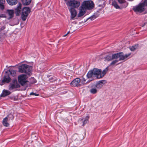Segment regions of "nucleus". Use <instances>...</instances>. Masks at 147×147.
<instances>
[{"label": "nucleus", "mask_w": 147, "mask_h": 147, "mask_svg": "<svg viewBox=\"0 0 147 147\" xmlns=\"http://www.w3.org/2000/svg\"><path fill=\"white\" fill-rule=\"evenodd\" d=\"M101 72L102 70L101 69L96 68H94L88 72L86 76L88 78H91L93 75H94L96 76L97 78L100 79L101 78V76L100 75Z\"/></svg>", "instance_id": "obj_1"}, {"label": "nucleus", "mask_w": 147, "mask_h": 147, "mask_svg": "<svg viewBox=\"0 0 147 147\" xmlns=\"http://www.w3.org/2000/svg\"><path fill=\"white\" fill-rule=\"evenodd\" d=\"M19 71L20 73H25L30 75L32 67L26 64H22L18 67Z\"/></svg>", "instance_id": "obj_2"}, {"label": "nucleus", "mask_w": 147, "mask_h": 147, "mask_svg": "<svg viewBox=\"0 0 147 147\" xmlns=\"http://www.w3.org/2000/svg\"><path fill=\"white\" fill-rule=\"evenodd\" d=\"M68 8H77L80 5V1L76 0H68L66 2Z\"/></svg>", "instance_id": "obj_3"}, {"label": "nucleus", "mask_w": 147, "mask_h": 147, "mask_svg": "<svg viewBox=\"0 0 147 147\" xmlns=\"http://www.w3.org/2000/svg\"><path fill=\"white\" fill-rule=\"evenodd\" d=\"M145 7L144 4L142 3L139 4L137 6L134 7L133 10L137 13H142L145 10Z\"/></svg>", "instance_id": "obj_4"}, {"label": "nucleus", "mask_w": 147, "mask_h": 147, "mask_svg": "<svg viewBox=\"0 0 147 147\" xmlns=\"http://www.w3.org/2000/svg\"><path fill=\"white\" fill-rule=\"evenodd\" d=\"M30 9L28 7H25L23 8L22 9L21 18L22 20L25 21L28 16L30 12Z\"/></svg>", "instance_id": "obj_5"}, {"label": "nucleus", "mask_w": 147, "mask_h": 147, "mask_svg": "<svg viewBox=\"0 0 147 147\" xmlns=\"http://www.w3.org/2000/svg\"><path fill=\"white\" fill-rule=\"evenodd\" d=\"M86 9H91L94 6L93 2L91 1H85L83 2L82 4Z\"/></svg>", "instance_id": "obj_6"}, {"label": "nucleus", "mask_w": 147, "mask_h": 147, "mask_svg": "<svg viewBox=\"0 0 147 147\" xmlns=\"http://www.w3.org/2000/svg\"><path fill=\"white\" fill-rule=\"evenodd\" d=\"M20 85L18 83L16 80H13L8 86L9 90H11L20 87Z\"/></svg>", "instance_id": "obj_7"}, {"label": "nucleus", "mask_w": 147, "mask_h": 147, "mask_svg": "<svg viewBox=\"0 0 147 147\" xmlns=\"http://www.w3.org/2000/svg\"><path fill=\"white\" fill-rule=\"evenodd\" d=\"M27 77L26 75L22 74L18 77V81L19 83L22 86H25L26 85L27 81L26 80Z\"/></svg>", "instance_id": "obj_8"}, {"label": "nucleus", "mask_w": 147, "mask_h": 147, "mask_svg": "<svg viewBox=\"0 0 147 147\" xmlns=\"http://www.w3.org/2000/svg\"><path fill=\"white\" fill-rule=\"evenodd\" d=\"M81 81L80 79L77 78L73 80L71 83L70 85L72 86H80L81 85L80 84Z\"/></svg>", "instance_id": "obj_9"}, {"label": "nucleus", "mask_w": 147, "mask_h": 147, "mask_svg": "<svg viewBox=\"0 0 147 147\" xmlns=\"http://www.w3.org/2000/svg\"><path fill=\"white\" fill-rule=\"evenodd\" d=\"M68 8L71 13V20L74 19V18L76 17L77 14V12L76 10L74 8Z\"/></svg>", "instance_id": "obj_10"}, {"label": "nucleus", "mask_w": 147, "mask_h": 147, "mask_svg": "<svg viewBox=\"0 0 147 147\" xmlns=\"http://www.w3.org/2000/svg\"><path fill=\"white\" fill-rule=\"evenodd\" d=\"M86 9L82 5L79 8V12L78 14V16L80 17L84 15L86 12Z\"/></svg>", "instance_id": "obj_11"}, {"label": "nucleus", "mask_w": 147, "mask_h": 147, "mask_svg": "<svg viewBox=\"0 0 147 147\" xmlns=\"http://www.w3.org/2000/svg\"><path fill=\"white\" fill-rule=\"evenodd\" d=\"M11 80V79L9 76L7 75H5L1 82H0V84L1 85H2L4 83H9L10 82Z\"/></svg>", "instance_id": "obj_12"}, {"label": "nucleus", "mask_w": 147, "mask_h": 147, "mask_svg": "<svg viewBox=\"0 0 147 147\" xmlns=\"http://www.w3.org/2000/svg\"><path fill=\"white\" fill-rule=\"evenodd\" d=\"M22 5L20 3H19L17 7L15 9V13L16 16L20 15L21 10V6Z\"/></svg>", "instance_id": "obj_13"}, {"label": "nucleus", "mask_w": 147, "mask_h": 147, "mask_svg": "<svg viewBox=\"0 0 147 147\" xmlns=\"http://www.w3.org/2000/svg\"><path fill=\"white\" fill-rule=\"evenodd\" d=\"M7 12L9 16V18H7L9 20L13 18L14 14V11L13 10L7 9Z\"/></svg>", "instance_id": "obj_14"}, {"label": "nucleus", "mask_w": 147, "mask_h": 147, "mask_svg": "<svg viewBox=\"0 0 147 147\" xmlns=\"http://www.w3.org/2000/svg\"><path fill=\"white\" fill-rule=\"evenodd\" d=\"M11 93V92H10V91L9 90H3L0 96L4 97L6 96L9 95Z\"/></svg>", "instance_id": "obj_15"}, {"label": "nucleus", "mask_w": 147, "mask_h": 147, "mask_svg": "<svg viewBox=\"0 0 147 147\" xmlns=\"http://www.w3.org/2000/svg\"><path fill=\"white\" fill-rule=\"evenodd\" d=\"M119 3L122 4L123 7H126L128 5V3L125 0H118Z\"/></svg>", "instance_id": "obj_16"}, {"label": "nucleus", "mask_w": 147, "mask_h": 147, "mask_svg": "<svg viewBox=\"0 0 147 147\" xmlns=\"http://www.w3.org/2000/svg\"><path fill=\"white\" fill-rule=\"evenodd\" d=\"M98 91V89L95 87L94 85H93L91 87L90 92L92 94H95Z\"/></svg>", "instance_id": "obj_17"}, {"label": "nucleus", "mask_w": 147, "mask_h": 147, "mask_svg": "<svg viewBox=\"0 0 147 147\" xmlns=\"http://www.w3.org/2000/svg\"><path fill=\"white\" fill-rule=\"evenodd\" d=\"M8 3L10 5H15L18 3L17 0H6Z\"/></svg>", "instance_id": "obj_18"}, {"label": "nucleus", "mask_w": 147, "mask_h": 147, "mask_svg": "<svg viewBox=\"0 0 147 147\" xmlns=\"http://www.w3.org/2000/svg\"><path fill=\"white\" fill-rule=\"evenodd\" d=\"M8 118L7 117H6L4 118L3 121V124L5 126L8 127L9 124L7 122Z\"/></svg>", "instance_id": "obj_19"}, {"label": "nucleus", "mask_w": 147, "mask_h": 147, "mask_svg": "<svg viewBox=\"0 0 147 147\" xmlns=\"http://www.w3.org/2000/svg\"><path fill=\"white\" fill-rule=\"evenodd\" d=\"M23 4L25 5H29L31 2L32 0H21Z\"/></svg>", "instance_id": "obj_20"}, {"label": "nucleus", "mask_w": 147, "mask_h": 147, "mask_svg": "<svg viewBox=\"0 0 147 147\" xmlns=\"http://www.w3.org/2000/svg\"><path fill=\"white\" fill-rule=\"evenodd\" d=\"M108 70V67H107L105 68L101 72L100 75L101 76V78H102L106 74Z\"/></svg>", "instance_id": "obj_21"}, {"label": "nucleus", "mask_w": 147, "mask_h": 147, "mask_svg": "<svg viewBox=\"0 0 147 147\" xmlns=\"http://www.w3.org/2000/svg\"><path fill=\"white\" fill-rule=\"evenodd\" d=\"M112 56L111 55H107L104 58L105 61H110L112 60Z\"/></svg>", "instance_id": "obj_22"}, {"label": "nucleus", "mask_w": 147, "mask_h": 147, "mask_svg": "<svg viewBox=\"0 0 147 147\" xmlns=\"http://www.w3.org/2000/svg\"><path fill=\"white\" fill-rule=\"evenodd\" d=\"M112 5L114 7L117 9H120V7L118 5L117 2L115 1H113Z\"/></svg>", "instance_id": "obj_23"}, {"label": "nucleus", "mask_w": 147, "mask_h": 147, "mask_svg": "<svg viewBox=\"0 0 147 147\" xmlns=\"http://www.w3.org/2000/svg\"><path fill=\"white\" fill-rule=\"evenodd\" d=\"M119 53H118L116 54H113L111 56L112 57V60L114 59H116L119 58Z\"/></svg>", "instance_id": "obj_24"}, {"label": "nucleus", "mask_w": 147, "mask_h": 147, "mask_svg": "<svg viewBox=\"0 0 147 147\" xmlns=\"http://www.w3.org/2000/svg\"><path fill=\"white\" fill-rule=\"evenodd\" d=\"M119 61H121L124 60L125 59L124 55H123V54L122 53H119Z\"/></svg>", "instance_id": "obj_25"}, {"label": "nucleus", "mask_w": 147, "mask_h": 147, "mask_svg": "<svg viewBox=\"0 0 147 147\" xmlns=\"http://www.w3.org/2000/svg\"><path fill=\"white\" fill-rule=\"evenodd\" d=\"M9 74H10L12 76H13L15 75L16 74V71L15 70H9L7 71Z\"/></svg>", "instance_id": "obj_26"}, {"label": "nucleus", "mask_w": 147, "mask_h": 147, "mask_svg": "<svg viewBox=\"0 0 147 147\" xmlns=\"http://www.w3.org/2000/svg\"><path fill=\"white\" fill-rule=\"evenodd\" d=\"M89 116H88L86 117L84 120L83 121V124H82L83 126H84L88 122V119L89 118Z\"/></svg>", "instance_id": "obj_27"}, {"label": "nucleus", "mask_w": 147, "mask_h": 147, "mask_svg": "<svg viewBox=\"0 0 147 147\" xmlns=\"http://www.w3.org/2000/svg\"><path fill=\"white\" fill-rule=\"evenodd\" d=\"M94 85L98 90L100 89L102 86L101 84H100L98 82Z\"/></svg>", "instance_id": "obj_28"}, {"label": "nucleus", "mask_w": 147, "mask_h": 147, "mask_svg": "<svg viewBox=\"0 0 147 147\" xmlns=\"http://www.w3.org/2000/svg\"><path fill=\"white\" fill-rule=\"evenodd\" d=\"M138 47V45H135V46H133L130 47V49L132 51H134Z\"/></svg>", "instance_id": "obj_29"}, {"label": "nucleus", "mask_w": 147, "mask_h": 147, "mask_svg": "<svg viewBox=\"0 0 147 147\" xmlns=\"http://www.w3.org/2000/svg\"><path fill=\"white\" fill-rule=\"evenodd\" d=\"M98 17L97 15H93L88 18L87 20L90 19L91 20H93Z\"/></svg>", "instance_id": "obj_30"}, {"label": "nucleus", "mask_w": 147, "mask_h": 147, "mask_svg": "<svg viewBox=\"0 0 147 147\" xmlns=\"http://www.w3.org/2000/svg\"><path fill=\"white\" fill-rule=\"evenodd\" d=\"M6 28V26L5 25L2 26H0V34L1 32L3 30Z\"/></svg>", "instance_id": "obj_31"}, {"label": "nucleus", "mask_w": 147, "mask_h": 147, "mask_svg": "<svg viewBox=\"0 0 147 147\" xmlns=\"http://www.w3.org/2000/svg\"><path fill=\"white\" fill-rule=\"evenodd\" d=\"M119 61L118 60H115L113 61L110 64V65H113L117 63Z\"/></svg>", "instance_id": "obj_32"}, {"label": "nucleus", "mask_w": 147, "mask_h": 147, "mask_svg": "<svg viewBox=\"0 0 147 147\" xmlns=\"http://www.w3.org/2000/svg\"><path fill=\"white\" fill-rule=\"evenodd\" d=\"M98 83H99L100 84H101L102 86H103L104 84L106 83V82L104 80H102L99 81Z\"/></svg>", "instance_id": "obj_33"}, {"label": "nucleus", "mask_w": 147, "mask_h": 147, "mask_svg": "<svg viewBox=\"0 0 147 147\" xmlns=\"http://www.w3.org/2000/svg\"><path fill=\"white\" fill-rule=\"evenodd\" d=\"M0 18H6V16L4 14H0Z\"/></svg>", "instance_id": "obj_34"}, {"label": "nucleus", "mask_w": 147, "mask_h": 147, "mask_svg": "<svg viewBox=\"0 0 147 147\" xmlns=\"http://www.w3.org/2000/svg\"><path fill=\"white\" fill-rule=\"evenodd\" d=\"M2 3H0V9L1 10H3L4 8V6L2 4Z\"/></svg>", "instance_id": "obj_35"}, {"label": "nucleus", "mask_w": 147, "mask_h": 147, "mask_svg": "<svg viewBox=\"0 0 147 147\" xmlns=\"http://www.w3.org/2000/svg\"><path fill=\"white\" fill-rule=\"evenodd\" d=\"M30 95H35L36 96H38L39 95L38 94H36V93H34L33 92H32L30 94Z\"/></svg>", "instance_id": "obj_36"}, {"label": "nucleus", "mask_w": 147, "mask_h": 147, "mask_svg": "<svg viewBox=\"0 0 147 147\" xmlns=\"http://www.w3.org/2000/svg\"><path fill=\"white\" fill-rule=\"evenodd\" d=\"M130 55H131V53H128V54H125V55H124L125 59L126 58H127Z\"/></svg>", "instance_id": "obj_37"}, {"label": "nucleus", "mask_w": 147, "mask_h": 147, "mask_svg": "<svg viewBox=\"0 0 147 147\" xmlns=\"http://www.w3.org/2000/svg\"><path fill=\"white\" fill-rule=\"evenodd\" d=\"M86 81V80L84 78H83L82 80V82L83 84H84Z\"/></svg>", "instance_id": "obj_38"}, {"label": "nucleus", "mask_w": 147, "mask_h": 147, "mask_svg": "<svg viewBox=\"0 0 147 147\" xmlns=\"http://www.w3.org/2000/svg\"><path fill=\"white\" fill-rule=\"evenodd\" d=\"M11 99L15 101L16 100H17V98H16L15 96H13L11 98Z\"/></svg>", "instance_id": "obj_39"}, {"label": "nucleus", "mask_w": 147, "mask_h": 147, "mask_svg": "<svg viewBox=\"0 0 147 147\" xmlns=\"http://www.w3.org/2000/svg\"><path fill=\"white\" fill-rule=\"evenodd\" d=\"M144 3V6H147V0H145L144 3Z\"/></svg>", "instance_id": "obj_40"}, {"label": "nucleus", "mask_w": 147, "mask_h": 147, "mask_svg": "<svg viewBox=\"0 0 147 147\" xmlns=\"http://www.w3.org/2000/svg\"><path fill=\"white\" fill-rule=\"evenodd\" d=\"M5 1V0H0V3L2 4H3Z\"/></svg>", "instance_id": "obj_41"}, {"label": "nucleus", "mask_w": 147, "mask_h": 147, "mask_svg": "<svg viewBox=\"0 0 147 147\" xmlns=\"http://www.w3.org/2000/svg\"><path fill=\"white\" fill-rule=\"evenodd\" d=\"M67 34H66L65 35H64V36H64V37H65V36H67Z\"/></svg>", "instance_id": "obj_42"}, {"label": "nucleus", "mask_w": 147, "mask_h": 147, "mask_svg": "<svg viewBox=\"0 0 147 147\" xmlns=\"http://www.w3.org/2000/svg\"><path fill=\"white\" fill-rule=\"evenodd\" d=\"M69 32H69H69H67V34H68L69 33Z\"/></svg>", "instance_id": "obj_43"}, {"label": "nucleus", "mask_w": 147, "mask_h": 147, "mask_svg": "<svg viewBox=\"0 0 147 147\" xmlns=\"http://www.w3.org/2000/svg\"><path fill=\"white\" fill-rule=\"evenodd\" d=\"M82 120H83V119H81V120H80L81 121H82Z\"/></svg>", "instance_id": "obj_44"}, {"label": "nucleus", "mask_w": 147, "mask_h": 147, "mask_svg": "<svg viewBox=\"0 0 147 147\" xmlns=\"http://www.w3.org/2000/svg\"><path fill=\"white\" fill-rule=\"evenodd\" d=\"M49 79H50V80H52V79H51V78H50Z\"/></svg>", "instance_id": "obj_45"}]
</instances>
